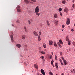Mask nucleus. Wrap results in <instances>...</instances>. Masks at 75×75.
<instances>
[{"mask_svg":"<svg viewBox=\"0 0 75 75\" xmlns=\"http://www.w3.org/2000/svg\"><path fill=\"white\" fill-rule=\"evenodd\" d=\"M35 13H36V15H38V16H40V13H39V7L38 6H37L35 10Z\"/></svg>","mask_w":75,"mask_h":75,"instance_id":"1","label":"nucleus"},{"mask_svg":"<svg viewBox=\"0 0 75 75\" xmlns=\"http://www.w3.org/2000/svg\"><path fill=\"white\" fill-rule=\"evenodd\" d=\"M20 8V6H19V5H18L16 8L17 9V11H18V13H21V10Z\"/></svg>","mask_w":75,"mask_h":75,"instance_id":"2","label":"nucleus"},{"mask_svg":"<svg viewBox=\"0 0 75 75\" xmlns=\"http://www.w3.org/2000/svg\"><path fill=\"white\" fill-rule=\"evenodd\" d=\"M68 11H69V9H68V8L66 7L64 11V12H66V13H67L68 12Z\"/></svg>","mask_w":75,"mask_h":75,"instance_id":"3","label":"nucleus"},{"mask_svg":"<svg viewBox=\"0 0 75 75\" xmlns=\"http://www.w3.org/2000/svg\"><path fill=\"white\" fill-rule=\"evenodd\" d=\"M67 25H69V24H70V20L69 18H67Z\"/></svg>","mask_w":75,"mask_h":75,"instance_id":"4","label":"nucleus"},{"mask_svg":"<svg viewBox=\"0 0 75 75\" xmlns=\"http://www.w3.org/2000/svg\"><path fill=\"white\" fill-rule=\"evenodd\" d=\"M42 74L43 75H45V71L44 70L42 69H41L40 70Z\"/></svg>","mask_w":75,"mask_h":75,"instance_id":"5","label":"nucleus"},{"mask_svg":"<svg viewBox=\"0 0 75 75\" xmlns=\"http://www.w3.org/2000/svg\"><path fill=\"white\" fill-rule=\"evenodd\" d=\"M53 44V42L51 40H50L49 41V45H52Z\"/></svg>","mask_w":75,"mask_h":75,"instance_id":"6","label":"nucleus"},{"mask_svg":"<svg viewBox=\"0 0 75 75\" xmlns=\"http://www.w3.org/2000/svg\"><path fill=\"white\" fill-rule=\"evenodd\" d=\"M33 34L35 36H36L37 37L38 36V33H37L35 32V31H34Z\"/></svg>","mask_w":75,"mask_h":75,"instance_id":"7","label":"nucleus"},{"mask_svg":"<svg viewBox=\"0 0 75 75\" xmlns=\"http://www.w3.org/2000/svg\"><path fill=\"white\" fill-rule=\"evenodd\" d=\"M11 40L12 42H13L14 41V40H13V35H11Z\"/></svg>","mask_w":75,"mask_h":75,"instance_id":"8","label":"nucleus"},{"mask_svg":"<svg viewBox=\"0 0 75 75\" xmlns=\"http://www.w3.org/2000/svg\"><path fill=\"white\" fill-rule=\"evenodd\" d=\"M16 46L17 47H18V48H19L21 47V45H20V44H18L16 45Z\"/></svg>","mask_w":75,"mask_h":75,"instance_id":"9","label":"nucleus"},{"mask_svg":"<svg viewBox=\"0 0 75 75\" xmlns=\"http://www.w3.org/2000/svg\"><path fill=\"white\" fill-rule=\"evenodd\" d=\"M54 18H58V15H57V13L54 14Z\"/></svg>","mask_w":75,"mask_h":75,"instance_id":"10","label":"nucleus"},{"mask_svg":"<svg viewBox=\"0 0 75 75\" xmlns=\"http://www.w3.org/2000/svg\"><path fill=\"white\" fill-rule=\"evenodd\" d=\"M62 3L63 4H65V3H66V1H65V0H63L62 2Z\"/></svg>","mask_w":75,"mask_h":75,"instance_id":"11","label":"nucleus"},{"mask_svg":"<svg viewBox=\"0 0 75 75\" xmlns=\"http://www.w3.org/2000/svg\"><path fill=\"white\" fill-rule=\"evenodd\" d=\"M25 37H26L25 35H23L22 37V39H23V40H25Z\"/></svg>","mask_w":75,"mask_h":75,"instance_id":"12","label":"nucleus"},{"mask_svg":"<svg viewBox=\"0 0 75 75\" xmlns=\"http://www.w3.org/2000/svg\"><path fill=\"white\" fill-rule=\"evenodd\" d=\"M66 40L67 41H68V42H69V38L68 37H67L66 38Z\"/></svg>","mask_w":75,"mask_h":75,"instance_id":"13","label":"nucleus"},{"mask_svg":"<svg viewBox=\"0 0 75 75\" xmlns=\"http://www.w3.org/2000/svg\"><path fill=\"white\" fill-rule=\"evenodd\" d=\"M63 62L64 63V65H67V64H68V62H67L66 61V60H64L63 61Z\"/></svg>","mask_w":75,"mask_h":75,"instance_id":"14","label":"nucleus"},{"mask_svg":"<svg viewBox=\"0 0 75 75\" xmlns=\"http://www.w3.org/2000/svg\"><path fill=\"white\" fill-rule=\"evenodd\" d=\"M55 66L56 67V68L57 69H58V63H56Z\"/></svg>","mask_w":75,"mask_h":75,"instance_id":"15","label":"nucleus"},{"mask_svg":"<svg viewBox=\"0 0 75 75\" xmlns=\"http://www.w3.org/2000/svg\"><path fill=\"white\" fill-rule=\"evenodd\" d=\"M24 2H25L27 3V4H28V3H29V1L28 0H24Z\"/></svg>","mask_w":75,"mask_h":75,"instance_id":"16","label":"nucleus"},{"mask_svg":"<svg viewBox=\"0 0 75 75\" xmlns=\"http://www.w3.org/2000/svg\"><path fill=\"white\" fill-rule=\"evenodd\" d=\"M38 40L39 41H41V38H40V35H38Z\"/></svg>","mask_w":75,"mask_h":75,"instance_id":"17","label":"nucleus"},{"mask_svg":"<svg viewBox=\"0 0 75 75\" xmlns=\"http://www.w3.org/2000/svg\"><path fill=\"white\" fill-rule=\"evenodd\" d=\"M57 44H58V45H59V46L60 47V48H61V47H62V46H61V44H59V43L58 42Z\"/></svg>","mask_w":75,"mask_h":75,"instance_id":"18","label":"nucleus"},{"mask_svg":"<svg viewBox=\"0 0 75 75\" xmlns=\"http://www.w3.org/2000/svg\"><path fill=\"white\" fill-rule=\"evenodd\" d=\"M43 47H44L45 48H46V44H45L43 43Z\"/></svg>","mask_w":75,"mask_h":75,"instance_id":"19","label":"nucleus"},{"mask_svg":"<svg viewBox=\"0 0 75 75\" xmlns=\"http://www.w3.org/2000/svg\"><path fill=\"white\" fill-rule=\"evenodd\" d=\"M54 63V59H52V61H51V65H52L53 64V63Z\"/></svg>","mask_w":75,"mask_h":75,"instance_id":"20","label":"nucleus"},{"mask_svg":"<svg viewBox=\"0 0 75 75\" xmlns=\"http://www.w3.org/2000/svg\"><path fill=\"white\" fill-rule=\"evenodd\" d=\"M54 45L55 47H57V44L55 42H54Z\"/></svg>","mask_w":75,"mask_h":75,"instance_id":"21","label":"nucleus"},{"mask_svg":"<svg viewBox=\"0 0 75 75\" xmlns=\"http://www.w3.org/2000/svg\"><path fill=\"white\" fill-rule=\"evenodd\" d=\"M47 25H50V23H49V22L48 21H47Z\"/></svg>","mask_w":75,"mask_h":75,"instance_id":"22","label":"nucleus"},{"mask_svg":"<svg viewBox=\"0 0 75 75\" xmlns=\"http://www.w3.org/2000/svg\"><path fill=\"white\" fill-rule=\"evenodd\" d=\"M41 59H44V57L42 56H41L40 57Z\"/></svg>","mask_w":75,"mask_h":75,"instance_id":"23","label":"nucleus"},{"mask_svg":"<svg viewBox=\"0 0 75 75\" xmlns=\"http://www.w3.org/2000/svg\"><path fill=\"white\" fill-rule=\"evenodd\" d=\"M49 74L50 75H53V74L51 71H50L49 72Z\"/></svg>","mask_w":75,"mask_h":75,"instance_id":"24","label":"nucleus"},{"mask_svg":"<svg viewBox=\"0 0 75 75\" xmlns=\"http://www.w3.org/2000/svg\"><path fill=\"white\" fill-rule=\"evenodd\" d=\"M59 11H62V8H59Z\"/></svg>","mask_w":75,"mask_h":75,"instance_id":"25","label":"nucleus"},{"mask_svg":"<svg viewBox=\"0 0 75 75\" xmlns=\"http://www.w3.org/2000/svg\"><path fill=\"white\" fill-rule=\"evenodd\" d=\"M59 42L60 44H63V43H62V42L61 40H59Z\"/></svg>","mask_w":75,"mask_h":75,"instance_id":"26","label":"nucleus"},{"mask_svg":"<svg viewBox=\"0 0 75 75\" xmlns=\"http://www.w3.org/2000/svg\"><path fill=\"white\" fill-rule=\"evenodd\" d=\"M58 21H55V24H58Z\"/></svg>","mask_w":75,"mask_h":75,"instance_id":"27","label":"nucleus"},{"mask_svg":"<svg viewBox=\"0 0 75 75\" xmlns=\"http://www.w3.org/2000/svg\"><path fill=\"white\" fill-rule=\"evenodd\" d=\"M25 31L26 33H28V30L27 29H26V30H25Z\"/></svg>","mask_w":75,"mask_h":75,"instance_id":"28","label":"nucleus"},{"mask_svg":"<svg viewBox=\"0 0 75 75\" xmlns=\"http://www.w3.org/2000/svg\"><path fill=\"white\" fill-rule=\"evenodd\" d=\"M72 7L73 8H75V4H74L72 6Z\"/></svg>","mask_w":75,"mask_h":75,"instance_id":"29","label":"nucleus"},{"mask_svg":"<svg viewBox=\"0 0 75 75\" xmlns=\"http://www.w3.org/2000/svg\"><path fill=\"white\" fill-rule=\"evenodd\" d=\"M62 59L63 61H64V60H65L64 59V58L63 57H62Z\"/></svg>","mask_w":75,"mask_h":75,"instance_id":"30","label":"nucleus"},{"mask_svg":"<svg viewBox=\"0 0 75 75\" xmlns=\"http://www.w3.org/2000/svg\"><path fill=\"white\" fill-rule=\"evenodd\" d=\"M55 59L56 60H57V56L56 55L55 56Z\"/></svg>","mask_w":75,"mask_h":75,"instance_id":"31","label":"nucleus"},{"mask_svg":"<svg viewBox=\"0 0 75 75\" xmlns=\"http://www.w3.org/2000/svg\"><path fill=\"white\" fill-rule=\"evenodd\" d=\"M28 23L29 24H31V22L30 21L28 20Z\"/></svg>","mask_w":75,"mask_h":75,"instance_id":"32","label":"nucleus"},{"mask_svg":"<svg viewBox=\"0 0 75 75\" xmlns=\"http://www.w3.org/2000/svg\"><path fill=\"white\" fill-rule=\"evenodd\" d=\"M41 54H45V52L43 51H42L41 52Z\"/></svg>","mask_w":75,"mask_h":75,"instance_id":"33","label":"nucleus"},{"mask_svg":"<svg viewBox=\"0 0 75 75\" xmlns=\"http://www.w3.org/2000/svg\"><path fill=\"white\" fill-rule=\"evenodd\" d=\"M24 29H25V30L27 29V27H25V26H24Z\"/></svg>","mask_w":75,"mask_h":75,"instance_id":"34","label":"nucleus"},{"mask_svg":"<svg viewBox=\"0 0 75 75\" xmlns=\"http://www.w3.org/2000/svg\"><path fill=\"white\" fill-rule=\"evenodd\" d=\"M42 33H41V32L40 31V32H39V34H39V36H40V35H41V34Z\"/></svg>","mask_w":75,"mask_h":75,"instance_id":"35","label":"nucleus"},{"mask_svg":"<svg viewBox=\"0 0 75 75\" xmlns=\"http://www.w3.org/2000/svg\"><path fill=\"white\" fill-rule=\"evenodd\" d=\"M16 22L17 23H20V21L18 20H17V21H16Z\"/></svg>","mask_w":75,"mask_h":75,"instance_id":"36","label":"nucleus"},{"mask_svg":"<svg viewBox=\"0 0 75 75\" xmlns=\"http://www.w3.org/2000/svg\"><path fill=\"white\" fill-rule=\"evenodd\" d=\"M62 28H64L65 27V25H63L62 26Z\"/></svg>","mask_w":75,"mask_h":75,"instance_id":"37","label":"nucleus"},{"mask_svg":"<svg viewBox=\"0 0 75 75\" xmlns=\"http://www.w3.org/2000/svg\"><path fill=\"white\" fill-rule=\"evenodd\" d=\"M50 59H51V58H52V55H50Z\"/></svg>","mask_w":75,"mask_h":75,"instance_id":"38","label":"nucleus"},{"mask_svg":"<svg viewBox=\"0 0 75 75\" xmlns=\"http://www.w3.org/2000/svg\"><path fill=\"white\" fill-rule=\"evenodd\" d=\"M35 68H36V69H38V66H36L35 67Z\"/></svg>","mask_w":75,"mask_h":75,"instance_id":"39","label":"nucleus"},{"mask_svg":"<svg viewBox=\"0 0 75 75\" xmlns=\"http://www.w3.org/2000/svg\"><path fill=\"white\" fill-rule=\"evenodd\" d=\"M71 72L72 73V74H74V72H73V70H71Z\"/></svg>","mask_w":75,"mask_h":75,"instance_id":"40","label":"nucleus"},{"mask_svg":"<svg viewBox=\"0 0 75 75\" xmlns=\"http://www.w3.org/2000/svg\"><path fill=\"white\" fill-rule=\"evenodd\" d=\"M59 53L60 54V55H61L62 54V52H60Z\"/></svg>","mask_w":75,"mask_h":75,"instance_id":"41","label":"nucleus"},{"mask_svg":"<svg viewBox=\"0 0 75 75\" xmlns=\"http://www.w3.org/2000/svg\"><path fill=\"white\" fill-rule=\"evenodd\" d=\"M60 16H62V14L61 12H60Z\"/></svg>","mask_w":75,"mask_h":75,"instance_id":"42","label":"nucleus"},{"mask_svg":"<svg viewBox=\"0 0 75 75\" xmlns=\"http://www.w3.org/2000/svg\"><path fill=\"white\" fill-rule=\"evenodd\" d=\"M71 42H68L69 45H71Z\"/></svg>","mask_w":75,"mask_h":75,"instance_id":"43","label":"nucleus"},{"mask_svg":"<svg viewBox=\"0 0 75 75\" xmlns=\"http://www.w3.org/2000/svg\"><path fill=\"white\" fill-rule=\"evenodd\" d=\"M40 27H42V24L41 23L40 24Z\"/></svg>","mask_w":75,"mask_h":75,"instance_id":"44","label":"nucleus"},{"mask_svg":"<svg viewBox=\"0 0 75 75\" xmlns=\"http://www.w3.org/2000/svg\"><path fill=\"white\" fill-rule=\"evenodd\" d=\"M59 61L60 62H62V60H61V59H59Z\"/></svg>","mask_w":75,"mask_h":75,"instance_id":"45","label":"nucleus"},{"mask_svg":"<svg viewBox=\"0 0 75 75\" xmlns=\"http://www.w3.org/2000/svg\"><path fill=\"white\" fill-rule=\"evenodd\" d=\"M73 72H74V74H75V70L74 69H73Z\"/></svg>","mask_w":75,"mask_h":75,"instance_id":"46","label":"nucleus"},{"mask_svg":"<svg viewBox=\"0 0 75 75\" xmlns=\"http://www.w3.org/2000/svg\"><path fill=\"white\" fill-rule=\"evenodd\" d=\"M71 30V31H74V29H72Z\"/></svg>","mask_w":75,"mask_h":75,"instance_id":"47","label":"nucleus"},{"mask_svg":"<svg viewBox=\"0 0 75 75\" xmlns=\"http://www.w3.org/2000/svg\"><path fill=\"white\" fill-rule=\"evenodd\" d=\"M37 66V65H36V64H34V66L35 67H36Z\"/></svg>","mask_w":75,"mask_h":75,"instance_id":"48","label":"nucleus"},{"mask_svg":"<svg viewBox=\"0 0 75 75\" xmlns=\"http://www.w3.org/2000/svg\"><path fill=\"white\" fill-rule=\"evenodd\" d=\"M61 65H64V64L62 62H61Z\"/></svg>","mask_w":75,"mask_h":75,"instance_id":"49","label":"nucleus"},{"mask_svg":"<svg viewBox=\"0 0 75 75\" xmlns=\"http://www.w3.org/2000/svg\"><path fill=\"white\" fill-rule=\"evenodd\" d=\"M41 47H39V50H41Z\"/></svg>","mask_w":75,"mask_h":75,"instance_id":"50","label":"nucleus"},{"mask_svg":"<svg viewBox=\"0 0 75 75\" xmlns=\"http://www.w3.org/2000/svg\"><path fill=\"white\" fill-rule=\"evenodd\" d=\"M73 45H74L75 46V42H74L73 43Z\"/></svg>","mask_w":75,"mask_h":75,"instance_id":"51","label":"nucleus"},{"mask_svg":"<svg viewBox=\"0 0 75 75\" xmlns=\"http://www.w3.org/2000/svg\"><path fill=\"white\" fill-rule=\"evenodd\" d=\"M74 1H75V0H73L72 1L73 3H74Z\"/></svg>","mask_w":75,"mask_h":75,"instance_id":"52","label":"nucleus"},{"mask_svg":"<svg viewBox=\"0 0 75 75\" xmlns=\"http://www.w3.org/2000/svg\"><path fill=\"white\" fill-rule=\"evenodd\" d=\"M52 65V66L53 67H55V66H54V65H53V64Z\"/></svg>","mask_w":75,"mask_h":75,"instance_id":"53","label":"nucleus"},{"mask_svg":"<svg viewBox=\"0 0 75 75\" xmlns=\"http://www.w3.org/2000/svg\"><path fill=\"white\" fill-rule=\"evenodd\" d=\"M51 54H52V55H53V52H51Z\"/></svg>","mask_w":75,"mask_h":75,"instance_id":"54","label":"nucleus"},{"mask_svg":"<svg viewBox=\"0 0 75 75\" xmlns=\"http://www.w3.org/2000/svg\"><path fill=\"white\" fill-rule=\"evenodd\" d=\"M67 52H68L69 51L68 50V49H67Z\"/></svg>","mask_w":75,"mask_h":75,"instance_id":"55","label":"nucleus"},{"mask_svg":"<svg viewBox=\"0 0 75 75\" xmlns=\"http://www.w3.org/2000/svg\"><path fill=\"white\" fill-rule=\"evenodd\" d=\"M62 75H64V73H63Z\"/></svg>","mask_w":75,"mask_h":75,"instance_id":"56","label":"nucleus"},{"mask_svg":"<svg viewBox=\"0 0 75 75\" xmlns=\"http://www.w3.org/2000/svg\"><path fill=\"white\" fill-rule=\"evenodd\" d=\"M24 50H27V48H25V49Z\"/></svg>","mask_w":75,"mask_h":75,"instance_id":"57","label":"nucleus"},{"mask_svg":"<svg viewBox=\"0 0 75 75\" xmlns=\"http://www.w3.org/2000/svg\"><path fill=\"white\" fill-rule=\"evenodd\" d=\"M12 26H14V25H12Z\"/></svg>","mask_w":75,"mask_h":75,"instance_id":"58","label":"nucleus"},{"mask_svg":"<svg viewBox=\"0 0 75 75\" xmlns=\"http://www.w3.org/2000/svg\"><path fill=\"white\" fill-rule=\"evenodd\" d=\"M56 75H58V74H56Z\"/></svg>","mask_w":75,"mask_h":75,"instance_id":"59","label":"nucleus"},{"mask_svg":"<svg viewBox=\"0 0 75 75\" xmlns=\"http://www.w3.org/2000/svg\"><path fill=\"white\" fill-rule=\"evenodd\" d=\"M69 51H70V49L69 50Z\"/></svg>","mask_w":75,"mask_h":75,"instance_id":"60","label":"nucleus"},{"mask_svg":"<svg viewBox=\"0 0 75 75\" xmlns=\"http://www.w3.org/2000/svg\"><path fill=\"white\" fill-rule=\"evenodd\" d=\"M32 72H33V71H32Z\"/></svg>","mask_w":75,"mask_h":75,"instance_id":"61","label":"nucleus"},{"mask_svg":"<svg viewBox=\"0 0 75 75\" xmlns=\"http://www.w3.org/2000/svg\"><path fill=\"white\" fill-rule=\"evenodd\" d=\"M62 31H63V30H62Z\"/></svg>","mask_w":75,"mask_h":75,"instance_id":"62","label":"nucleus"},{"mask_svg":"<svg viewBox=\"0 0 75 75\" xmlns=\"http://www.w3.org/2000/svg\"><path fill=\"white\" fill-rule=\"evenodd\" d=\"M62 31H63V30H62Z\"/></svg>","mask_w":75,"mask_h":75,"instance_id":"63","label":"nucleus"}]
</instances>
